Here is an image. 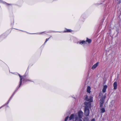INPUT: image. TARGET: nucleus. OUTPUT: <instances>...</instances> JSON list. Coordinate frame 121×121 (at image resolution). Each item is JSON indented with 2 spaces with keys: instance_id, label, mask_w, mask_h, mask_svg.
Listing matches in <instances>:
<instances>
[{
  "instance_id": "obj_1",
  "label": "nucleus",
  "mask_w": 121,
  "mask_h": 121,
  "mask_svg": "<svg viewBox=\"0 0 121 121\" xmlns=\"http://www.w3.org/2000/svg\"><path fill=\"white\" fill-rule=\"evenodd\" d=\"M84 114L86 116H88L89 114V108L86 107H85Z\"/></svg>"
},
{
  "instance_id": "obj_2",
  "label": "nucleus",
  "mask_w": 121,
  "mask_h": 121,
  "mask_svg": "<svg viewBox=\"0 0 121 121\" xmlns=\"http://www.w3.org/2000/svg\"><path fill=\"white\" fill-rule=\"evenodd\" d=\"M85 100L88 101L90 102H92L93 101L92 97H90L89 98H88L87 95H86L84 96Z\"/></svg>"
},
{
  "instance_id": "obj_3",
  "label": "nucleus",
  "mask_w": 121,
  "mask_h": 121,
  "mask_svg": "<svg viewBox=\"0 0 121 121\" xmlns=\"http://www.w3.org/2000/svg\"><path fill=\"white\" fill-rule=\"evenodd\" d=\"M91 102H85L84 103V104L86 106L85 107H86L89 108H91Z\"/></svg>"
},
{
  "instance_id": "obj_4",
  "label": "nucleus",
  "mask_w": 121,
  "mask_h": 121,
  "mask_svg": "<svg viewBox=\"0 0 121 121\" xmlns=\"http://www.w3.org/2000/svg\"><path fill=\"white\" fill-rule=\"evenodd\" d=\"M78 115L80 118H82L83 115V113L81 111H80L78 112Z\"/></svg>"
},
{
  "instance_id": "obj_5",
  "label": "nucleus",
  "mask_w": 121,
  "mask_h": 121,
  "mask_svg": "<svg viewBox=\"0 0 121 121\" xmlns=\"http://www.w3.org/2000/svg\"><path fill=\"white\" fill-rule=\"evenodd\" d=\"M106 98V95L103 97L100 100V103H104V99Z\"/></svg>"
},
{
  "instance_id": "obj_6",
  "label": "nucleus",
  "mask_w": 121,
  "mask_h": 121,
  "mask_svg": "<svg viewBox=\"0 0 121 121\" xmlns=\"http://www.w3.org/2000/svg\"><path fill=\"white\" fill-rule=\"evenodd\" d=\"M113 86H114V89L116 90L117 88V82H115L113 83Z\"/></svg>"
},
{
  "instance_id": "obj_7",
  "label": "nucleus",
  "mask_w": 121,
  "mask_h": 121,
  "mask_svg": "<svg viewBox=\"0 0 121 121\" xmlns=\"http://www.w3.org/2000/svg\"><path fill=\"white\" fill-rule=\"evenodd\" d=\"M98 62H97L95 64H94L92 67L91 69H94L96 68L98 64Z\"/></svg>"
},
{
  "instance_id": "obj_8",
  "label": "nucleus",
  "mask_w": 121,
  "mask_h": 121,
  "mask_svg": "<svg viewBox=\"0 0 121 121\" xmlns=\"http://www.w3.org/2000/svg\"><path fill=\"white\" fill-rule=\"evenodd\" d=\"M74 121H82V120L78 117H76L74 120Z\"/></svg>"
},
{
  "instance_id": "obj_9",
  "label": "nucleus",
  "mask_w": 121,
  "mask_h": 121,
  "mask_svg": "<svg viewBox=\"0 0 121 121\" xmlns=\"http://www.w3.org/2000/svg\"><path fill=\"white\" fill-rule=\"evenodd\" d=\"M91 87L89 86H88L87 88V91L88 93H90L91 92L90 91Z\"/></svg>"
},
{
  "instance_id": "obj_10",
  "label": "nucleus",
  "mask_w": 121,
  "mask_h": 121,
  "mask_svg": "<svg viewBox=\"0 0 121 121\" xmlns=\"http://www.w3.org/2000/svg\"><path fill=\"white\" fill-rule=\"evenodd\" d=\"M19 77L20 78V84L19 85V87H20V86H21V85L22 84V77L19 74Z\"/></svg>"
},
{
  "instance_id": "obj_11",
  "label": "nucleus",
  "mask_w": 121,
  "mask_h": 121,
  "mask_svg": "<svg viewBox=\"0 0 121 121\" xmlns=\"http://www.w3.org/2000/svg\"><path fill=\"white\" fill-rule=\"evenodd\" d=\"M84 121H89V119L88 117H85L83 119Z\"/></svg>"
},
{
  "instance_id": "obj_12",
  "label": "nucleus",
  "mask_w": 121,
  "mask_h": 121,
  "mask_svg": "<svg viewBox=\"0 0 121 121\" xmlns=\"http://www.w3.org/2000/svg\"><path fill=\"white\" fill-rule=\"evenodd\" d=\"M86 41L88 42L89 43H90L91 42V39L87 38L86 40Z\"/></svg>"
},
{
  "instance_id": "obj_13",
  "label": "nucleus",
  "mask_w": 121,
  "mask_h": 121,
  "mask_svg": "<svg viewBox=\"0 0 121 121\" xmlns=\"http://www.w3.org/2000/svg\"><path fill=\"white\" fill-rule=\"evenodd\" d=\"M74 117V115L73 114H71L70 116L69 117V120H71Z\"/></svg>"
},
{
  "instance_id": "obj_14",
  "label": "nucleus",
  "mask_w": 121,
  "mask_h": 121,
  "mask_svg": "<svg viewBox=\"0 0 121 121\" xmlns=\"http://www.w3.org/2000/svg\"><path fill=\"white\" fill-rule=\"evenodd\" d=\"M101 112L102 113H103L105 112V109L104 108H102L101 109Z\"/></svg>"
},
{
  "instance_id": "obj_15",
  "label": "nucleus",
  "mask_w": 121,
  "mask_h": 121,
  "mask_svg": "<svg viewBox=\"0 0 121 121\" xmlns=\"http://www.w3.org/2000/svg\"><path fill=\"white\" fill-rule=\"evenodd\" d=\"M86 41H82V42H80V44L81 43L82 44L84 43H86Z\"/></svg>"
},
{
  "instance_id": "obj_16",
  "label": "nucleus",
  "mask_w": 121,
  "mask_h": 121,
  "mask_svg": "<svg viewBox=\"0 0 121 121\" xmlns=\"http://www.w3.org/2000/svg\"><path fill=\"white\" fill-rule=\"evenodd\" d=\"M100 107H102L103 106L104 104V103H100Z\"/></svg>"
},
{
  "instance_id": "obj_17",
  "label": "nucleus",
  "mask_w": 121,
  "mask_h": 121,
  "mask_svg": "<svg viewBox=\"0 0 121 121\" xmlns=\"http://www.w3.org/2000/svg\"><path fill=\"white\" fill-rule=\"evenodd\" d=\"M107 87V86L106 85H105L104 86L103 88L106 89Z\"/></svg>"
},
{
  "instance_id": "obj_18",
  "label": "nucleus",
  "mask_w": 121,
  "mask_h": 121,
  "mask_svg": "<svg viewBox=\"0 0 121 121\" xmlns=\"http://www.w3.org/2000/svg\"><path fill=\"white\" fill-rule=\"evenodd\" d=\"M106 89H104L103 88V90H102V91H103V92H105V91H106Z\"/></svg>"
},
{
  "instance_id": "obj_19",
  "label": "nucleus",
  "mask_w": 121,
  "mask_h": 121,
  "mask_svg": "<svg viewBox=\"0 0 121 121\" xmlns=\"http://www.w3.org/2000/svg\"><path fill=\"white\" fill-rule=\"evenodd\" d=\"M68 117H66L65 120V121H67V120H68Z\"/></svg>"
},
{
  "instance_id": "obj_20",
  "label": "nucleus",
  "mask_w": 121,
  "mask_h": 121,
  "mask_svg": "<svg viewBox=\"0 0 121 121\" xmlns=\"http://www.w3.org/2000/svg\"><path fill=\"white\" fill-rule=\"evenodd\" d=\"M49 38H47V39H46V41H45V42L44 43H46L47 42V41H48V39H49Z\"/></svg>"
},
{
  "instance_id": "obj_21",
  "label": "nucleus",
  "mask_w": 121,
  "mask_h": 121,
  "mask_svg": "<svg viewBox=\"0 0 121 121\" xmlns=\"http://www.w3.org/2000/svg\"><path fill=\"white\" fill-rule=\"evenodd\" d=\"M68 32H70L71 31V30H67Z\"/></svg>"
},
{
  "instance_id": "obj_22",
  "label": "nucleus",
  "mask_w": 121,
  "mask_h": 121,
  "mask_svg": "<svg viewBox=\"0 0 121 121\" xmlns=\"http://www.w3.org/2000/svg\"><path fill=\"white\" fill-rule=\"evenodd\" d=\"M121 2V0H120L118 2H117V3L119 4Z\"/></svg>"
},
{
  "instance_id": "obj_23",
  "label": "nucleus",
  "mask_w": 121,
  "mask_h": 121,
  "mask_svg": "<svg viewBox=\"0 0 121 121\" xmlns=\"http://www.w3.org/2000/svg\"><path fill=\"white\" fill-rule=\"evenodd\" d=\"M91 121H95V119H92Z\"/></svg>"
}]
</instances>
